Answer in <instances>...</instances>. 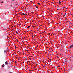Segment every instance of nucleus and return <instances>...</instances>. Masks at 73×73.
I'll return each mask as SVG.
<instances>
[{"instance_id": "2eb2a0df", "label": "nucleus", "mask_w": 73, "mask_h": 73, "mask_svg": "<svg viewBox=\"0 0 73 73\" xmlns=\"http://www.w3.org/2000/svg\"><path fill=\"white\" fill-rule=\"evenodd\" d=\"M25 16H27V14H25Z\"/></svg>"}, {"instance_id": "9d476101", "label": "nucleus", "mask_w": 73, "mask_h": 73, "mask_svg": "<svg viewBox=\"0 0 73 73\" xmlns=\"http://www.w3.org/2000/svg\"><path fill=\"white\" fill-rule=\"evenodd\" d=\"M16 33H17L18 34V35H19V33H18V32H16Z\"/></svg>"}, {"instance_id": "20e7f679", "label": "nucleus", "mask_w": 73, "mask_h": 73, "mask_svg": "<svg viewBox=\"0 0 73 73\" xmlns=\"http://www.w3.org/2000/svg\"><path fill=\"white\" fill-rule=\"evenodd\" d=\"M30 26H28V27H27V28H28V29H29V28H30Z\"/></svg>"}, {"instance_id": "dca6fc26", "label": "nucleus", "mask_w": 73, "mask_h": 73, "mask_svg": "<svg viewBox=\"0 0 73 73\" xmlns=\"http://www.w3.org/2000/svg\"><path fill=\"white\" fill-rule=\"evenodd\" d=\"M47 71L48 72H49V70H47Z\"/></svg>"}, {"instance_id": "0eeeda50", "label": "nucleus", "mask_w": 73, "mask_h": 73, "mask_svg": "<svg viewBox=\"0 0 73 73\" xmlns=\"http://www.w3.org/2000/svg\"><path fill=\"white\" fill-rule=\"evenodd\" d=\"M22 15H25V14H24V13H22Z\"/></svg>"}, {"instance_id": "423d86ee", "label": "nucleus", "mask_w": 73, "mask_h": 73, "mask_svg": "<svg viewBox=\"0 0 73 73\" xmlns=\"http://www.w3.org/2000/svg\"><path fill=\"white\" fill-rule=\"evenodd\" d=\"M8 64H9V65H10L11 64V62H9Z\"/></svg>"}, {"instance_id": "f3484780", "label": "nucleus", "mask_w": 73, "mask_h": 73, "mask_svg": "<svg viewBox=\"0 0 73 73\" xmlns=\"http://www.w3.org/2000/svg\"><path fill=\"white\" fill-rule=\"evenodd\" d=\"M13 0V1H14V0Z\"/></svg>"}, {"instance_id": "f03ea898", "label": "nucleus", "mask_w": 73, "mask_h": 73, "mask_svg": "<svg viewBox=\"0 0 73 73\" xmlns=\"http://www.w3.org/2000/svg\"><path fill=\"white\" fill-rule=\"evenodd\" d=\"M8 61H6V62L5 63V65H7V64H8Z\"/></svg>"}, {"instance_id": "f8f14e48", "label": "nucleus", "mask_w": 73, "mask_h": 73, "mask_svg": "<svg viewBox=\"0 0 73 73\" xmlns=\"http://www.w3.org/2000/svg\"><path fill=\"white\" fill-rule=\"evenodd\" d=\"M43 67L44 68H45V66H44Z\"/></svg>"}, {"instance_id": "39448f33", "label": "nucleus", "mask_w": 73, "mask_h": 73, "mask_svg": "<svg viewBox=\"0 0 73 73\" xmlns=\"http://www.w3.org/2000/svg\"><path fill=\"white\" fill-rule=\"evenodd\" d=\"M37 4L38 5H40V3H37Z\"/></svg>"}, {"instance_id": "ddd939ff", "label": "nucleus", "mask_w": 73, "mask_h": 73, "mask_svg": "<svg viewBox=\"0 0 73 73\" xmlns=\"http://www.w3.org/2000/svg\"><path fill=\"white\" fill-rule=\"evenodd\" d=\"M36 8H38V6H36Z\"/></svg>"}, {"instance_id": "a211bd4d", "label": "nucleus", "mask_w": 73, "mask_h": 73, "mask_svg": "<svg viewBox=\"0 0 73 73\" xmlns=\"http://www.w3.org/2000/svg\"><path fill=\"white\" fill-rule=\"evenodd\" d=\"M15 48H16V46H15Z\"/></svg>"}, {"instance_id": "7ed1b4c3", "label": "nucleus", "mask_w": 73, "mask_h": 73, "mask_svg": "<svg viewBox=\"0 0 73 73\" xmlns=\"http://www.w3.org/2000/svg\"><path fill=\"white\" fill-rule=\"evenodd\" d=\"M2 67L3 68H4V64H3V65H2Z\"/></svg>"}, {"instance_id": "9b49d317", "label": "nucleus", "mask_w": 73, "mask_h": 73, "mask_svg": "<svg viewBox=\"0 0 73 73\" xmlns=\"http://www.w3.org/2000/svg\"><path fill=\"white\" fill-rule=\"evenodd\" d=\"M10 6H11V7H12V4H11V5H10Z\"/></svg>"}, {"instance_id": "f257e3e1", "label": "nucleus", "mask_w": 73, "mask_h": 73, "mask_svg": "<svg viewBox=\"0 0 73 73\" xmlns=\"http://www.w3.org/2000/svg\"><path fill=\"white\" fill-rule=\"evenodd\" d=\"M73 44L71 45L70 46H69V48L70 49H71L72 48H73Z\"/></svg>"}, {"instance_id": "6e6552de", "label": "nucleus", "mask_w": 73, "mask_h": 73, "mask_svg": "<svg viewBox=\"0 0 73 73\" xmlns=\"http://www.w3.org/2000/svg\"><path fill=\"white\" fill-rule=\"evenodd\" d=\"M61 2L60 1H59V4H61Z\"/></svg>"}, {"instance_id": "4468645a", "label": "nucleus", "mask_w": 73, "mask_h": 73, "mask_svg": "<svg viewBox=\"0 0 73 73\" xmlns=\"http://www.w3.org/2000/svg\"><path fill=\"white\" fill-rule=\"evenodd\" d=\"M1 3H3V1H2V2H1Z\"/></svg>"}, {"instance_id": "1a4fd4ad", "label": "nucleus", "mask_w": 73, "mask_h": 73, "mask_svg": "<svg viewBox=\"0 0 73 73\" xmlns=\"http://www.w3.org/2000/svg\"><path fill=\"white\" fill-rule=\"evenodd\" d=\"M7 52V51H5V50L4 51V53H5L6 52Z\"/></svg>"}]
</instances>
